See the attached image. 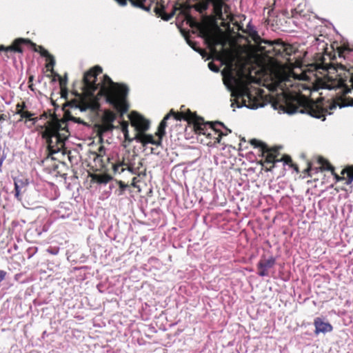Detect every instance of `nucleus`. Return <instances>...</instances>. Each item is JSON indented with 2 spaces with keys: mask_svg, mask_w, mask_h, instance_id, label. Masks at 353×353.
Wrapping results in <instances>:
<instances>
[{
  "mask_svg": "<svg viewBox=\"0 0 353 353\" xmlns=\"http://www.w3.org/2000/svg\"><path fill=\"white\" fill-rule=\"evenodd\" d=\"M285 112H287L288 114H293L294 112H296V110H285Z\"/></svg>",
  "mask_w": 353,
  "mask_h": 353,
  "instance_id": "obj_34",
  "label": "nucleus"
},
{
  "mask_svg": "<svg viewBox=\"0 0 353 353\" xmlns=\"http://www.w3.org/2000/svg\"><path fill=\"white\" fill-rule=\"evenodd\" d=\"M116 119V115L114 112L106 110L104 112L102 119L101 124L100 125L101 130L105 132L112 130L114 126L112 123Z\"/></svg>",
  "mask_w": 353,
  "mask_h": 353,
  "instance_id": "obj_9",
  "label": "nucleus"
},
{
  "mask_svg": "<svg viewBox=\"0 0 353 353\" xmlns=\"http://www.w3.org/2000/svg\"><path fill=\"white\" fill-rule=\"evenodd\" d=\"M279 160H280V161H283L285 164L288 163L291 161L290 157H288V156L284 157L283 158H282Z\"/></svg>",
  "mask_w": 353,
  "mask_h": 353,
  "instance_id": "obj_28",
  "label": "nucleus"
},
{
  "mask_svg": "<svg viewBox=\"0 0 353 353\" xmlns=\"http://www.w3.org/2000/svg\"><path fill=\"white\" fill-rule=\"evenodd\" d=\"M201 33L211 52L225 64L223 71V82L232 91V95L236 97L237 100L241 99L243 105L250 109L262 107L250 90L252 77L249 68L234 51L224 48L226 43L224 36L218 30L208 26L201 27Z\"/></svg>",
  "mask_w": 353,
  "mask_h": 353,
  "instance_id": "obj_1",
  "label": "nucleus"
},
{
  "mask_svg": "<svg viewBox=\"0 0 353 353\" xmlns=\"http://www.w3.org/2000/svg\"><path fill=\"white\" fill-rule=\"evenodd\" d=\"M250 143L255 148H260L263 152V157L265 158V162L268 163H275L280 162L279 159H276L274 151L268 150L267 146L261 141L257 139H252Z\"/></svg>",
  "mask_w": 353,
  "mask_h": 353,
  "instance_id": "obj_8",
  "label": "nucleus"
},
{
  "mask_svg": "<svg viewBox=\"0 0 353 353\" xmlns=\"http://www.w3.org/2000/svg\"><path fill=\"white\" fill-rule=\"evenodd\" d=\"M271 73L274 82L269 85L271 90H281L284 92L289 86H293L292 79L310 81L317 88L328 90L342 88L343 92H348L350 90L345 88V81L339 77L337 71L333 67L312 63L302 69L299 62L296 64H285L277 61L271 63Z\"/></svg>",
  "mask_w": 353,
  "mask_h": 353,
  "instance_id": "obj_2",
  "label": "nucleus"
},
{
  "mask_svg": "<svg viewBox=\"0 0 353 353\" xmlns=\"http://www.w3.org/2000/svg\"><path fill=\"white\" fill-rule=\"evenodd\" d=\"M172 114L176 120H181V119H185L188 121H194L195 115L194 114L188 112V113H181V114H175L172 112H171L170 114H168L161 121L158 130L156 132V135L160 138V139H162V137L165 134V129L166 128V121L170 118V117Z\"/></svg>",
  "mask_w": 353,
  "mask_h": 353,
  "instance_id": "obj_6",
  "label": "nucleus"
},
{
  "mask_svg": "<svg viewBox=\"0 0 353 353\" xmlns=\"http://www.w3.org/2000/svg\"><path fill=\"white\" fill-rule=\"evenodd\" d=\"M134 139L141 143L143 145L149 143L159 145L161 143L160 138L158 140H155L152 134H143L142 132L137 133Z\"/></svg>",
  "mask_w": 353,
  "mask_h": 353,
  "instance_id": "obj_12",
  "label": "nucleus"
},
{
  "mask_svg": "<svg viewBox=\"0 0 353 353\" xmlns=\"http://www.w3.org/2000/svg\"><path fill=\"white\" fill-rule=\"evenodd\" d=\"M197 2L194 5V8L199 12H203L207 10L209 3H212L214 7V11L217 17L222 20H232L231 13L229 6L224 0H196Z\"/></svg>",
  "mask_w": 353,
  "mask_h": 353,
  "instance_id": "obj_5",
  "label": "nucleus"
},
{
  "mask_svg": "<svg viewBox=\"0 0 353 353\" xmlns=\"http://www.w3.org/2000/svg\"><path fill=\"white\" fill-rule=\"evenodd\" d=\"M198 133L205 134V132H204L203 128L202 126H198L197 128Z\"/></svg>",
  "mask_w": 353,
  "mask_h": 353,
  "instance_id": "obj_30",
  "label": "nucleus"
},
{
  "mask_svg": "<svg viewBox=\"0 0 353 353\" xmlns=\"http://www.w3.org/2000/svg\"><path fill=\"white\" fill-rule=\"evenodd\" d=\"M125 165H127V168H125V170H127L130 173H132V174L134 173V168H133V166L132 165H127L126 164Z\"/></svg>",
  "mask_w": 353,
  "mask_h": 353,
  "instance_id": "obj_29",
  "label": "nucleus"
},
{
  "mask_svg": "<svg viewBox=\"0 0 353 353\" xmlns=\"http://www.w3.org/2000/svg\"><path fill=\"white\" fill-rule=\"evenodd\" d=\"M314 325L315 327L314 333L316 334H319L320 333L325 334L327 332H331L333 330V327L330 323L324 321L320 318H316L314 319Z\"/></svg>",
  "mask_w": 353,
  "mask_h": 353,
  "instance_id": "obj_11",
  "label": "nucleus"
},
{
  "mask_svg": "<svg viewBox=\"0 0 353 353\" xmlns=\"http://www.w3.org/2000/svg\"><path fill=\"white\" fill-rule=\"evenodd\" d=\"M204 53H205L204 51H203V50L200 51V54H201V55H202L203 57H204Z\"/></svg>",
  "mask_w": 353,
  "mask_h": 353,
  "instance_id": "obj_36",
  "label": "nucleus"
},
{
  "mask_svg": "<svg viewBox=\"0 0 353 353\" xmlns=\"http://www.w3.org/2000/svg\"><path fill=\"white\" fill-rule=\"evenodd\" d=\"M6 276V272L1 270L0 271V282L4 279Z\"/></svg>",
  "mask_w": 353,
  "mask_h": 353,
  "instance_id": "obj_31",
  "label": "nucleus"
},
{
  "mask_svg": "<svg viewBox=\"0 0 353 353\" xmlns=\"http://www.w3.org/2000/svg\"><path fill=\"white\" fill-rule=\"evenodd\" d=\"M42 129V137L46 139L50 152H60L64 146L65 141L70 135L67 122L52 117Z\"/></svg>",
  "mask_w": 353,
  "mask_h": 353,
  "instance_id": "obj_4",
  "label": "nucleus"
},
{
  "mask_svg": "<svg viewBox=\"0 0 353 353\" xmlns=\"http://www.w3.org/2000/svg\"><path fill=\"white\" fill-rule=\"evenodd\" d=\"M172 16V14L168 15L167 17L162 16V19L165 20V21H168L169 19H170Z\"/></svg>",
  "mask_w": 353,
  "mask_h": 353,
  "instance_id": "obj_32",
  "label": "nucleus"
},
{
  "mask_svg": "<svg viewBox=\"0 0 353 353\" xmlns=\"http://www.w3.org/2000/svg\"><path fill=\"white\" fill-rule=\"evenodd\" d=\"M276 54H281L285 52L290 55L293 52V48L291 45L283 42H276V46L274 47Z\"/></svg>",
  "mask_w": 353,
  "mask_h": 353,
  "instance_id": "obj_18",
  "label": "nucleus"
},
{
  "mask_svg": "<svg viewBox=\"0 0 353 353\" xmlns=\"http://www.w3.org/2000/svg\"><path fill=\"white\" fill-rule=\"evenodd\" d=\"M337 106L339 108L347 106H353V99L347 97L339 98L335 101L333 104L330 105V109L332 110L333 108H336Z\"/></svg>",
  "mask_w": 353,
  "mask_h": 353,
  "instance_id": "obj_17",
  "label": "nucleus"
},
{
  "mask_svg": "<svg viewBox=\"0 0 353 353\" xmlns=\"http://www.w3.org/2000/svg\"><path fill=\"white\" fill-rule=\"evenodd\" d=\"M41 54L43 56L47 57V61H48V63H47L46 67L48 68H49L50 67H52L54 64V60L53 57L50 55L48 52L44 49H42V51H41Z\"/></svg>",
  "mask_w": 353,
  "mask_h": 353,
  "instance_id": "obj_24",
  "label": "nucleus"
},
{
  "mask_svg": "<svg viewBox=\"0 0 353 353\" xmlns=\"http://www.w3.org/2000/svg\"><path fill=\"white\" fill-rule=\"evenodd\" d=\"M319 163L322 165L323 168L324 170H332V166L329 164V163L325 160L322 157H320L319 159Z\"/></svg>",
  "mask_w": 353,
  "mask_h": 353,
  "instance_id": "obj_26",
  "label": "nucleus"
},
{
  "mask_svg": "<svg viewBox=\"0 0 353 353\" xmlns=\"http://www.w3.org/2000/svg\"><path fill=\"white\" fill-rule=\"evenodd\" d=\"M21 107V105L19 104L17 105V113L20 114L21 115V117L22 119L25 118V119H28L30 121H33V123H35L36 121H37V118H32V117L34 115L32 113H31L30 112H28V111H26V110H23L22 108H19Z\"/></svg>",
  "mask_w": 353,
  "mask_h": 353,
  "instance_id": "obj_22",
  "label": "nucleus"
},
{
  "mask_svg": "<svg viewBox=\"0 0 353 353\" xmlns=\"http://www.w3.org/2000/svg\"><path fill=\"white\" fill-rule=\"evenodd\" d=\"M28 185L27 181L22 180H14V189H15V197L21 201L20 194L21 192V189L25 188Z\"/></svg>",
  "mask_w": 353,
  "mask_h": 353,
  "instance_id": "obj_21",
  "label": "nucleus"
},
{
  "mask_svg": "<svg viewBox=\"0 0 353 353\" xmlns=\"http://www.w3.org/2000/svg\"><path fill=\"white\" fill-rule=\"evenodd\" d=\"M73 120L75 121V122H77V123H80L81 122V120L80 119H77V118H73Z\"/></svg>",
  "mask_w": 353,
  "mask_h": 353,
  "instance_id": "obj_35",
  "label": "nucleus"
},
{
  "mask_svg": "<svg viewBox=\"0 0 353 353\" xmlns=\"http://www.w3.org/2000/svg\"><path fill=\"white\" fill-rule=\"evenodd\" d=\"M342 176H339L334 174L335 179L337 181H345L346 185H350L353 181V167H347L341 171Z\"/></svg>",
  "mask_w": 353,
  "mask_h": 353,
  "instance_id": "obj_13",
  "label": "nucleus"
},
{
  "mask_svg": "<svg viewBox=\"0 0 353 353\" xmlns=\"http://www.w3.org/2000/svg\"><path fill=\"white\" fill-rule=\"evenodd\" d=\"M208 67L213 72L219 71V68L212 62L208 63Z\"/></svg>",
  "mask_w": 353,
  "mask_h": 353,
  "instance_id": "obj_27",
  "label": "nucleus"
},
{
  "mask_svg": "<svg viewBox=\"0 0 353 353\" xmlns=\"http://www.w3.org/2000/svg\"><path fill=\"white\" fill-rule=\"evenodd\" d=\"M92 181L97 183L106 184L112 180V177L107 174H90Z\"/></svg>",
  "mask_w": 353,
  "mask_h": 353,
  "instance_id": "obj_19",
  "label": "nucleus"
},
{
  "mask_svg": "<svg viewBox=\"0 0 353 353\" xmlns=\"http://www.w3.org/2000/svg\"><path fill=\"white\" fill-rule=\"evenodd\" d=\"M309 114L316 119H320L323 121L325 119V115L326 114H330L331 112H328L327 109L323 108L320 107V105L319 103H312L310 105V109H309Z\"/></svg>",
  "mask_w": 353,
  "mask_h": 353,
  "instance_id": "obj_10",
  "label": "nucleus"
},
{
  "mask_svg": "<svg viewBox=\"0 0 353 353\" xmlns=\"http://www.w3.org/2000/svg\"><path fill=\"white\" fill-rule=\"evenodd\" d=\"M296 92V90L295 89L292 90V92Z\"/></svg>",
  "mask_w": 353,
  "mask_h": 353,
  "instance_id": "obj_37",
  "label": "nucleus"
},
{
  "mask_svg": "<svg viewBox=\"0 0 353 353\" xmlns=\"http://www.w3.org/2000/svg\"><path fill=\"white\" fill-rule=\"evenodd\" d=\"M275 263V260L274 258L270 257L267 260L261 261L259 264L258 267L260 269V271L259 272V274L261 276H265L268 274L267 270L268 268L273 266V265Z\"/></svg>",
  "mask_w": 353,
  "mask_h": 353,
  "instance_id": "obj_15",
  "label": "nucleus"
},
{
  "mask_svg": "<svg viewBox=\"0 0 353 353\" xmlns=\"http://www.w3.org/2000/svg\"><path fill=\"white\" fill-rule=\"evenodd\" d=\"M116 1L119 3V5L123 6L126 5V3H127V0H116ZM130 1L134 6L140 8L147 10V11H148L150 10L148 7H147L144 5L145 0H130Z\"/></svg>",
  "mask_w": 353,
  "mask_h": 353,
  "instance_id": "obj_20",
  "label": "nucleus"
},
{
  "mask_svg": "<svg viewBox=\"0 0 353 353\" xmlns=\"http://www.w3.org/2000/svg\"><path fill=\"white\" fill-rule=\"evenodd\" d=\"M102 69L99 66H95L84 75V86L83 92L80 97L79 105L81 111L88 109L96 110L99 108L97 96L94 92L99 90L98 95L104 96L106 101L121 114L127 112L128 105L125 101L128 89L125 85L116 84L112 82L107 75H103V79L98 78L101 74Z\"/></svg>",
  "mask_w": 353,
  "mask_h": 353,
  "instance_id": "obj_3",
  "label": "nucleus"
},
{
  "mask_svg": "<svg viewBox=\"0 0 353 353\" xmlns=\"http://www.w3.org/2000/svg\"><path fill=\"white\" fill-rule=\"evenodd\" d=\"M222 135H223V133H222V132H221V134H219L218 137L216 138V139H217V142H219V143L220 142V141H221V137Z\"/></svg>",
  "mask_w": 353,
  "mask_h": 353,
  "instance_id": "obj_33",
  "label": "nucleus"
},
{
  "mask_svg": "<svg viewBox=\"0 0 353 353\" xmlns=\"http://www.w3.org/2000/svg\"><path fill=\"white\" fill-rule=\"evenodd\" d=\"M129 119L130 120L131 125L139 132L146 131L149 129V121L137 112H133L130 113L129 114Z\"/></svg>",
  "mask_w": 353,
  "mask_h": 353,
  "instance_id": "obj_7",
  "label": "nucleus"
},
{
  "mask_svg": "<svg viewBox=\"0 0 353 353\" xmlns=\"http://www.w3.org/2000/svg\"><path fill=\"white\" fill-rule=\"evenodd\" d=\"M126 163H125L123 161L120 162L117 164H114L112 166L113 170L115 173L121 174L125 170V168H123L124 165H125Z\"/></svg>",
  "mask_w": 353,
  "mask_h": 353,
  "instance_id": "obj_25",
  "label": "nucleus"
},
{
  "mask_svg": "<svg viewBox=\"0 0 353 353\" xmlns=\"http://www.w3.org/2000/svg\"><path fill=\"white\" fill-rule=\"evenodd\" d=\"M249 34L252 39L254 41V43L256 45V50L261 52H265L264 48L262 46V43H268L270 44L271 43L261 39L259 35L257 34L256 31L253 28H250Z\"/></svg>",
  "mask_w": 353,
  "mask_h": 353,
  "instance_id": "obj_14",
  "label": "nucleus"
},
{
  "mask_svg": "<svg viewBox=\"0 0 353 353\" xmlns=\"http://www.w3.org/2000/svg\"><path fill=\"white\" fill-rule=\"evenodd\" d=\"M28 42H29V41L27 39H17L14 41L13 44L10 46L6 48L3 46H0V51H1V50H4V51L12 50V51H14V52H21L22 50L21 49L19 46L21 43H28Z\"/></svg>",
  "mask_w": 353,
  "mask_h": 353,
  "instance_id": "obj_16",
  "label": "nucleus"
},
{
  "mask_svg": "<svg viewBox=\"0 0 353 353\" xmlns=\"http://www.w3.org/2000/svg\"><path fill=\"white\" fill-rule=\"evenodd\" d=\"M272 169L271 168H267V171H270Z\"/></svg>",
  "mask_w": 353,
  "mask_h": 353,
  "instance_id": "obj_38",
  "label": "nucleus"
},
{
  "mask_svg": "<svg viewBox=\"0 0 353 353\" xmlns=\"http://www.w3.org/2000/svg\"><path fill=\"white\" fill-rule=\"evenodd\" d=\"M121 129L122 132L123 133L125 141L131 142L132 141V139H131L129 136L128 123L126 121H123L121 123Z\"/></svg>",
  "mask_w": 353,
  "mask_h": 353,
  "instance_id": "obj_23",
  "label": "nucleus"
}]
</instances>
